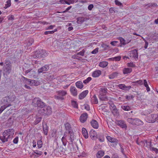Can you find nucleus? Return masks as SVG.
<instances>
[{
    "mask_svg": "<svg viewBox=\"0 0 158 158\" xmlns=\"http://www.w3.org/2000/svg\"><path fill=\"white\" fill-rule=\"evenodd\" d=\"M52 109L50 106H46L40 108L38 113L42 115H49L52 113Z\"/></svg>",
    "mask_w": 158,
    "mask_h": 158,
    "instance_id": "obj_1",
    "label": "nucleus"
},
{
    "mask_svg": "<svg viewBox=\"0 0 158 158\" xmlns=\"http://www.w3.org/2000/svg\"><path fill=\"white\" fill-rule=\"evenodd\" d=\"M5 65H4L3 69V75L5 77H6L9 74L11 70V66L9 60L5 62Z\"/></svg>",
    "mask_w": 158,
    "mask_h": 158,
    "instance_id": "obj_2",
    "label": "nucleus"
},
{
    "mask_svg": "<svg viewBox=\"0 0 158 158\" xmlns=\"http://www.w3.org/2000/svg\"><path fill=\"white\" fill-rule=\"evenodd\" d=\"M145 120L149 123H153L156 121L158 122V114H152L146 117Z\"/></svg>",
    "mask_w": 158,
    "mask_h": 158,
    "instance_id": "obj_3",
    "label": "nucleus"
},
{
    "mask_svg": "<svg viewBox=\"0 0 158 158\" xmlns=\"http://www.w3.org/2000/svg\"><path fill=\"white\" fill-rule=\"evenodd\" d=\"M107 93V89L105 88H101L100 89L99 98L102 101H106L107 99L106 96Z\"/></svg>",
    "mask_w": 158,
    "mask_h": 158,
    "instance_id": "obj_4",
    "label": "nucleus"
},
{
    "mask_svg": "<svg viewBox=\"0 0 158 158\" xmlns=\"http://www.w3.org/2000/svg\"><path fill=\"white\" fill-rule=\"evenodd\" d=\"M15 131L13 129H10L5 130L3 133V135H4L9 139H11L13 136Z\"/></svg>",
    "mask_w": 158,
    "mask_h": 158,
    "instance_id": "obj_5",
    "label": "nucleus"
},
{
    "mask_svg": "<svg viewBox=\"0 0 158 158\" xmlns=\"http://www.w3.org/2000/svg\"><path fill=\"white\" fill-rule=\"evenodd\" d=\"M57 95H55V97L56 99L58 100H63L64 98L63 97L67 94V92L65 90H59L57 92Z\"/></svg>",
    "mask_w": 158,
    "mask_h": 158,
    "instance_id": "obj_6",
    "label": "nucleus"
},
{
    "mask_svg": "<svg viewBox=\"0 0 158 158\" xmlns=\"http://www.w3.org/2000/svg\"><path fill=\"white\" fill-rule=\"evenodd\" d=\"M32 103L33 105L34 106H37L40 107L38 109V110L40 108L42 107L44 105V103L38 98H35L33 100Z\"/></svg>",
    "mask_w": 158,
    "mask_h": 158,
    "instance_id": "obj_7",
    "label": "nucleus"
},
{
    "mask_svg": "<svg viewBox=\"0 0 158 158\" xmlns=\"http://www.w3.org/2000/svg\"><path fill=\"white\" fill-rule=\"evenodd\" d=\"M128 55L130 57L133 58L136 60L138 59L137 50L136 49H134L130 51Z\"/></svg>",
    "mask_w": 158,
    "mask_h": 158,
    "instance_id": "obj_8",
    "label": "nucleus"
},
{
    "mask_svg": "<svg viewBox=\"0 0 158 158\" xmlns=\"http://www.w3.org/2000/svg\"><path fill=\"white\" fill-rule=\"evenodd\" d=\"M6 100L8 103L6 105L2 106L0 108V113H1L7 107L11 106L10 103V99L8 97H6L4 99V101Z\"/></svg>",
    "mask_w": 158,
    "mask_h": 158,
    "instance_id": "obj_9",
    "label": "nucleus"
},
{
    "mask_svg": "<svg viewBox=\"0 0 158 158\" xmlns=\"http://www.w3.org/2000/svg\"><path fill=\"white\" fill-rule=\"evenodd\" d=\"M42 153L41 151L38 150H34L30 155V157H31L34 156L35 157H38L41 156L42 155Z\"/></svg>",
    "mask_w": 158,
    "mask_h": 158,
    "instance_id": "obj_10",
    "label": "nucleus"
},
{
    "mask_svg": "<svg viewBox=\"0 0 158 158\" xmlns=\"http://www.w3.org/2000/svg\"><path fill=\"white\" fill-rule=\"evenodd\" d=\"M70 151L72 153H76V155L78 154V153H80V151L79 150L78 147L77 145H74L72 146V147L70 149Z\"/></svg>",
    "mask_w": 158,
    "mask_h": 158,
    "instance_id": "obj_11",
    "label": "nucleus"
},
{
    "mask_svg": "<svg viewBox=\"0 0 158 158\" xmlns=\"http://www.w3.org/2000/svg\"><path fill=\"white\" fill-rule=\"evenodd\" d=\"M89 135L91 138L93 140H96L98 138L97 132L93 130H91L90 131Z\"/></svg>",
    "mask_w": 158,
    "mask_h": 158,
    "instance_id": "obj_12",
    "label": "nucleus"
},
{
    "mask_svg": "<svg viewBox=\"0 0 158 158\" xmlns=\"http://www.w3.org/2000/svg\"><path fill=\"white\" fill-rule=\"evenodd\" d=\"M88 117V114L86 113H84L82 114L80 118V121L82 123L85 122Z\"/></svg>",
    "mask_w": 158,
    "mask_h": 158,
    "instance_id": "obj_13",
    "label": "nucleus"
},
{
    "mask_svg": "<svg viewBox=\"0 0 158 158\" xmlns=\"http://www.w3.org/2000/svg\"><path fill=\"white\" fill-rule=\"evenodd\" d=\"M67 135V137L69 140L71 142H72L74 140L75 137L74 134L73 132L72 131H69L68 134H66Z\"/></svg>",
    "mask_w": 158,
    "mask_h": 158,
    "instance_id": "obj_14",
    "label": "nucleus"
},
{
    "mask_svg": "<svg viewBox=\"0 0 158 158\" xmlns=\"http://www.w3.org/2000/svg\"><path fill=\"white\" fill-rule=\"evenodd\" d=\"M137 143L138 144L141 145L142 146H144L148 148H150L151 144V143L150 142H147V141L145 140L141 141L139 144L137 142Z\"/></svg>",
    "mask_w": 158,
    "mask_h": 158,
    "instance_id": "obj_15",
    "label": "nucleus"
},
{
    "mask_svg": "<svg viewBox=\"0 0 158 158\" xmlns=\"http://www.w3.org/2000/svg\"><path fill=\"white\" fill-rule=\"evenodd\" d=\"M106 138L107 140L110 143H118V140L117 139L115 138H112L110 136H107Z\"/></svg>",
    "mask_w": 158,
    "mask_h": 158,
    "instance_id": "obj_16",
    "label": "nucleus"
},
{
    "mask_svg": "<svg viewBox=\"0 0 158 158\" xmlns=\"http://www.w3.org/2000/svg\"><path fill=\"white\" fill-rule=\"evenodd\" d=\"M71 94L74 96H76L77 94V90L74 86H71L70 89Z\"/></svg>",
    "mask_w": 158,
    "mask_h": 158,
    "instance_id": "obj_17",
    "label": "nucleus"
},
{
    "mask_svg": "<svg viewBox=\"0 0 158 158\" xmlns=\"http://www.w3.org/2000/svg\"><path fill=\"white\" fill-rule=\"evenodd\" d=\"M68 140H69V139L67 137V135L65 133L61 139V140L64 145H66Z\"/></svg>",
    "mask_w": 158,
    "mask_h": 158,
    "instance_id": "obj_18",
    "label": "nucleus"
},
{
    "mask_svg": "<svg viewBox=\"0 0 158 158\" xmlns=\"http://www.w3.org/2000/svg\"><path fill=\"white\" fill-rule=\"evenodd\" d=\"M101 74V71L99 70H97L94 71L92 72V76L94 77H98L100 76Z\"/></svg>",
    "mask_w": 158,
    "mask_h": 158,
    "instance_id": "obj_19",
    "label": "nucleus"
},
{
    "mask_svg": "<svg viewBox=\"0 0 158 158\" xmlns=\"http://www.w3.org/2000/svg\"><path fill=\"white\" fill-rule=\"evenodd\" d=\"M49 66L48 65H45L44 66L41 67L38 70V72L39 73H43L48 70Z\"/></svg>",
    "mask_w": 158,
    "mask_h": 158,
    "instance_id": "obj_20",
    "label": "nucleus"
},
{
    "mask_svg": "<svg viewBox=\"0 0 158 158\" xmlns=\"http://www.w3.org/2000/svg\"><path fill=\"white\" fill-rule=\"evenodd\" d=\"M88 93V90H85L83 91L80 94L79 96V99H82L84 98L86 96Z\"/></svg>",
    "mask_w": 158,
    "mask_h": 158,
    "instance_id": "obj_21",
    "label": "nucleus"
},
{
    "mask_svg": "<svg viewBox=\"0 0 158 158\" xmlns=\"http://www.w3.org/2000/svg\"><path fill=\"white\" fill-rule=\"evenodd\" d=\"M60 2L63 4H66L70 5L73 4L74 2V0H60Z\"/></svg>",
    "mask_w": 158,
    "mask_h": 158,
    "instance_id": "obj_22",
    "label": "nucleus"
},
{
    "mask_svg": "<svg viewBox=\"0 0 158 158\" xmlns=\"http://www.w3.org/2000/svg\"><path fill=\"white\" fill-rule=\"evenodd\" d=\"M23 78L25 83L31 86H33V82L32 81H33L34 80L30 79H27L25 77H23Z\"/></svg>",
    "mask_w": 158,
    "mask_h": 158,
    "instance_id": "obj_23",
    "label": "nucleus"
},
{
    "mask_svg": "<svg viewBox=\"0 0 158 158\" xmlns=\"http://www.w3.org/2000/svg\"><path fill=\"white\" fill-rule=\"evenodd\" d=\"M118 87L120 89L125 90L129 89L131 88V86H126L125 85L123 84H120L118 85Z\"/></svg>",
    "mask_w": 158,
    "mask_h": 158,
    "instance_id": "obj_24",
    "label": "nucleus"
},
{
    "mask_svg": "<svg viewBox=\"0 0 158 158\" xmlns=\"http://www.w3.org/2000/svg\"><path fill=\"white\" fill-rule=\"evenodd\" d=\"M91 124L92 127L95 129H98L99 127L98 123L95 120H92L91 122Z\"/></svg>",
    "mask_w": 158,
    "mask_h": 158,
    "instance_id": "obj_25",
    "label": "nucleus"
},
{
    "mask_svg": "<svg viewBox=\"0 0 158 158\" xmlns=\"http://www.w3.org/2000/svg\"><path fill=\"white\" fill-rule=\"evenodd\" d=\"M104 152L102 150H100L96 154V157L97 158H101L104 155Z\"/></svg>",
    "mask_w": 158,
    "mask_h": 158,
    "instance_id": "obj_26",
    "label": "nucleus"
},
{
    "mask_svg": "<svg viewBox=\"0 0 158 158\" xmlns=\"http://www.w3.org/2000/svg\"><path fill=\"white\" fill-rule=\"evenodd\" d=\"M109 105H110V109L112 110L113 112H116L117 110L116 108V107L115 105L113 103L111 102L109 103Z\"/></svg>",
    "mask_w": 158,
    "mask_h": 158,
    "instance_id": "obj_27",
    "label": "nucleus"
},
{
    "mask_svg": "<svg viewBox=\"0 0 158 158\" xmlns=\"http://www.w3.org/2000/svg\"><path fill=\"white\" fill-rule=\"evenodd\" d=\"M82 134L83 136L85 138L87 139L89 137L88 134L86 129L85 128H83L82 129Z\"/></svg>",
    "mask_w": 158,
    "mask_h": 158,
    "instance_id": "obj_28",
    "label": "nucleus"
},
{
    "mask_svg": "<svg viewBox=\"0 0 158 158\" xmlns=\"http://www.w3.org/2000/svg\"><path fill=\"white\" fill-rule=\"evenodd\" d=\"M135 125L140 126L142 125L143 124V122L140 119L135 118Z\"/></svg>",
    "mask_w": 158,
    "mask_h": 158,
    "instance_id": "obj_29",
    "label": "nucleus"
},
{
    "mask_svg": "<svg viewBox=\"0 0 158 158\" xmlns=\"http://www.w3.org/2000/svg\"><path fill=\"white\" fill-rule=\"evenodd\" d=\"M118 125L121 126L122 128H126L127 127L126 124L123 121L120 120L118 122Z\"/></svg>",
    "mask_w": 158,
    "mask_h": 158,
    "instance_id": "obj_30",
    "label": "nucleus"
},
{
    "mask_svg": "<svg viewBox=\"0 0 158 158\" xmlns=\"http://www.w3.org/2000/svg\"><path fill=\"white\" fill-rule=\"evenodd\" d=\"M43 137L42 136H40V140L37 142V146L39 148H41L43 146V143L42 142V139Z\"/></svg>",
    "mask_w": 158,
    "mask_h": 158,
    "instance_id": "obj_31",
    "label": "nucleus"
},
{
    "mask_svg": "<svg viewBox=\"0 0 158 158\" xmlns=\"http://www.w3.org/2000/svg\"><path fill=\"white\" fill-rule=\"evenodd\" d=\"M108 63L106 61H103L99 63V65L100 67L104 68L107 66Z\"/></svg>",
    "mask_w": 158,
    "mask_h": 158,
    "instance_id": "obj_32",
    "label": "nucleus"
},
{
    "mask_svg": "<svg viewBox=\"0 0 158 158\" xmlns=\"http://www.w3.org/2000/svg\"><path fill=\"white\" fill-rule=\"evenodd\" d=\"M76 86L78 88L81 89L83 87V85L82 82L78 81L76 83Z\"/></svg>",
    "mask_w": 158,
    "mask_h": 158,
    "instance_id": "obj_33",
    "label": "nucleus"
},
{
    "mask_svg": "<svg viewBox=\"0 0 158 158\" xmlns=\"http://www.w3.org/2000/svg\"><path fill=\"white\" fill-rule=\"evenodd\" d=\"M132 71V69L131 68H125L123 70V73L124 74H127L130 73Z\"/></svg>",
    "mask_w": 158,
    "mask_h": 158,
    "instance_id": "obj_34",
    "label": "nucleus"
},
{
    "mask_svg": "<svg viewBox=\"0 0 158 158\" xmlns=\"http://www.w3.org/2000/svg\"><path fill=\"white\" fill-rule=\"evenodd\" d=\"M91 102L92 103L95 104H97L98 103V99L95 95H94L92 98Z\"/></svg>",
    "mask_w": 158,
    "mask_h": 158,
    "instance_id": "obj_35",
    "label": "nucleus"
},
{
    "mask_svg": "<svg viewBox=\"0 0 158 158\" xmlns=\"http://www.w3.org/2000/svg\"><path fill=\"white\" fill-rule=\"evenodd\" d=\"M121 58V56H119L116 57L110 58L108 60L112 61L115 60L116 61H119L120 60Z\"/></svg>",
    "mask_w": 158,
    "mask_h": 158,
    "instance_id": "obj_36",
    "label": "nucleus"
},
{
    "mask_svg": "<svg viewBox=\"0 0 158 158\" xmlns=\"http://www.w3.org/2000/svg\"><path fill=\"white\" fill-rule=\"evenodd\" d=\"M8 139L6 136L4 135H3L2 136H0V140L3 143L7 142Z\"/></svg>",
    "mask_w": 158,
    "mask_h": 158,
    "instance_id": "obj_37",
    "label": "nucleus"
},
{
    "mask_svg": "<svg viewBox=\"0 0 158 158\" xmlns=\"http://www.w3.org/2000/svg\"><path fill=\"white\" fill-rule=\"evenodd\" d=\"M64 126L65 128L67 130H68L69 132V131H72L71 130V127L70 124L68 123H66L64 124Z\"/></svg>",
    "mask_w": 158,
    "mask_h": 158,
    "instance_id": "obj_38",
    "label": "nucleus"
},
{
    "mask_svg": "<svg viewBox=\"0 0 158 158\" xmlns=\"http://www.w3.org/2000/svg\"><path fill=\"white\" fill-rule=\"evenodd\" d=\"M43 131L44 134L46 135H47L48 128L46 124L43 125Z\"/></svg>",
    "mask_w": 158,
    "mask_h": 158,
    "instance_id": "obj_39",
    "label": "nucleus"
},
{
    "mask_svg": "<svg viewBox=\"0 0 158 158\" xmlns=\"http://www.w3.org/2000/svg\"><path fill=\"white\" fill-rule=\"evenodd\" d=\"M40 52L39 51H36L33 54V56L34 58H36L40 57Z\"/></svg>",
    "mask_w": 158,
    "mask_h": 158,
    "instance_id": "obj_40",
    "label": "nucleus"
},
{
    "mask_svg": "<svg viewBox=\"0 0 158 158\" xmlns=\"http://www.w3.org/2000/svg\"><path fill=\"white\" fill-rule=\"evenodd\" d=\"M118 73H114L110 74L109 76V77L110 79H113L117 77Z\"/></svg>",
    "mask_w": 158,
    "mask_h": 158,
    "instance_id": "obj_41",
    "label": "nucleus"
},
{
    "mask_svg": "<svg viewBox=\"0 0 158 158\" xmlns=\"http://www.w3.org/2000/svg\"><path fill=\"white\" fill-rule=\"evenodd\" d=\"M98 138L100 142H103L105 140L104 137V135L102 134H101L98 135Z\"/></svg>",
    "mask_w": 158,
    "mask_h": 158,
    "instance_id": "obj_42",
    "label": "nucleus"
},
{
    "mask_svg": "<svg viewBox=\"0 0 158 158\" xmlns=\"http://www.w3.org/2000/svg\"><path fill=\"white\" fill-rule=\"evenodd\" d=\"M135 118H129L127 119V121L128 123L132 124L135 125Z\"/></svg>",
    "mask_w": 158,
    "mask_h": 158,
    "instance_id": "obj_43",
    "label": "nucleus"
},
{
    "mask_svg": "<svg viewBox=\"0 0 158 158\" xmlns=\"http://www.w3.org/2000/svg\"><path fill=\"white\" fill-rule=\"evenodd\" d=\"M121 108L125 111H129L131 110L130 107L128 106H121Z\"/></svg>",
    "mask_w": 158,
    "mask_h": 158,
    "instance_id": "obj_44",
    "label": "nucleus"
},
{
    "mask_svg": "<svg viewBox=\"0 0 158 158\" xmlns=\"http://www.w3.org/2000/svg\"><path fill=\"white\" fill-rule=\"evenodd\" d=\"M144 86L146 88V89L148 92L150 91V89L148 85L147 81L146 80H144Z\"/></svg>",
    "mask_w": 158,
    "mask_h": 158,
    "instance_id": "obj_45",
    "label": "nucleus"
},
{
    "mask_svg": "<svg viewBox=\"0 0 158 158\" xmlns=\"http://www.w3.org/2000/svg\"><path fill=\"white\" fill-rule=\"evenodd\" d=\"M57 31V29H55L54 30L52 31H46L44 32V34L45 35H48V34H52L54 33L56 31Z\"/></svg>",
    "mask_w": 158,
    "mask_h": 158,
    "instance_id": "obj_46",
    "label": "nucleus"
},
{
    "mask_svg": "<svg viewBox=\"0 0 158 158\" xmlns=\"http://www.w3.org/2000/svg\"><path fill=\"white\" fill-rule=\"evenodd\" d=\"M101 46V47L103 48L104 50H106L108 48H109V45L105 44H102Z\"/></svg>",
    "mask_w": 158,
    "mask_h": 158,
    "instance_id": "obj_47",
    "label": "nucleus"
},
{
    "mask_svg": "<svg viewBox=\"0 0 158 158\" xmlns=\"http://www.w3.org/2000/svg\"><path fill=\"white\" fill-rule=\"evenodd\" d=\"M56 131L55 129H53L51 131V135L52 137L56 136Z\"/></svg>",
    "mask_w": 158,
    "mask_h": 158,
    "instance_id": "obj_48",
    "label": "nucleus"
},
{
    "mask_svg": "<svg viewBox=\"0 0 158 158\" xmlns=\"http://www.w3.org/2000/svg\"><path fill=\"white\" fill-rule=\"evenodd\" d=\"M11 5L10 0H8L6 2V4L5 5V6L4 7L5 9H6L7 8L10 7Z\"/></svg>",
    "mask_w": 158,
    "mask_h": 158,
    "instance_id": "obj_49",
    "label": "nucleus"
},
{
    "mask_svg": "<svg viewBox=\"0 0 158 158\" xmlns=\"http://www.w3.org/2000/svg\"><path fill=\"white\" fill-rule=\"evenodd\" d=\"M71 103L72 105L75 108H78V104L76 101H72Z\"/></svg>",
    "mask_w": 158,
    "mask_h": 158,
    "instance_id": "obj_50",
    "label": "nucleus"
},
{
    "mask_svg": "<svg viewBox=\"0 0 158 158\" xmlns=\"http://www.w3.org/2000/svg\"><path fill=\"white\" fill-rule=\"evenodd\" d=\"M33 82V86H37L40 84V82L38 81H36L34 80L32 81Z\"/></svg>",
    "mask_w": 158,
    "mask_h": 158,
    "instance_id": "obj_51",
    "label": "nucleus"
},
{
    "mask_svg": "<svg viewBox=\"0 0 158 158\" xmlns=\"http://www.w3.org/2000/svg\"><path fill=\"white\" fill-rule=\"evenodd\" d=\"M92 79V78L90 77H88L86 79H85L83 81V83L85 84H87L89 81H90Z\"/></svg>",
    "mask_w": 158,
    "mask_h": 158,
    "instance_id": "obj_52",
    "label": "nucleus"
},
{
    "mask_svg": "<svg viewBox=\"0 0 158 158\" xmlns=\"http://www.w3.org/2000/svg\"><path fill=\"white\" fill-rule=\"evenodd\" d=\"M133 83H135V85H136L137 84H138L139 85H142L143 84V83L142 80H139L138 81H137L135 82H133Z\"/></svg>",
    "mask_w": 158,
    "mask_h": 158,
    "instance_id": "obj_53",
    "label": "nucleus"
},
{
    "mask_svg": "<svg viewBox=\"0 0 158 158\" xmlns=\"http://www.w3.org/2000/svg\"><path fill=\"white\" fill-rule=\"evenodd\" d=\"M34 40L32 38H31L28 40V43H27V45L28 46L31 45L33 43Z\"/></svg>",
    "mask_w": 158,
    "mask_h": 158,
    "instance_id": "obj_54",
    "label": "nucleus"
},
{
    "mask_svg": "<svg viewBox=\"0 0 158 158\" xmlns=\"http://www.w3.org/2000/svg\"><path fill=\"white\" fill-rule=\"evenodd\" d=\"M119 40H120L121 43L122 44H126V43L125 42V41L123 38L121 37L119 38Z\"/></svg>",
    "mask_w": 158,
    "mask_h": 158,
    "instance_id": "obj_55",
    "label": "nucleus"
},
{
    "mask_svg": "<svg viewBox=\"0 0 158 158\" xmlns=\"http://www.w3.org/2000/svg\"><path fill=\"white\" fill-rule=\"evenodd\" d=\"M127 65L128 67H135V65L133 62H130L127 63Z\"/></svg>",
    "mask_w": 158,
    "mask_h": 158,
    "instance_id": "obj_56",
    "label": "nucleus"
},
{
    "mask_svg": "<svg viewBox=\"0 0 158 158\" xmlns=\"http://www.w3.org/2000/svg\"><path fill=\"white\" fill-rule=\"evenodd\" d=\"M42 118L41 117L37 118L35 121V124H36L40 122L41 121Z\"/></svg>",
    "mask_w": 158,
    "mask_h": 158,
    "instance_id": "obj_57",
    "label": "nucleus"
},
{
    "mask_svg": "<svg viewBox=\"0 0 158 158\" xmlns=\"http://www.w3.org/2000/svg\"><path fill=\"white\" fill-rule=\"evenodd\" d=\"M98 48H97L91 52V53L92 54H96L98 52Z\"/></svg>",
    "mask_w": 158,
    "mask_h": 158,
    "instance_id": "obj_58",
    "label": "nucleus"
},
{
    "mask_svg": "<svg viewBox=\"0 0 158 158\" xmlns=\"http://www.w3.org/2000/svg\"><path fill=\"white\" fill-rule=\"evenodd\" d=\"M117 43H118V42L117 41H113L111 42L110 44L113 46H116Z\"/></svg>",
    "mask_w": 158,
    "mask_h": 158,
    "instance_id": "obj_59",
    "label": "nucleus"
},
{
    "mask_svg": "<svg viewBox=\"0 0 158 158\" xmlns=\"http://www.w3.org/2000/svg\"><path fill=\"white\" fill-rule=\"evenodd\" d=\"M8 19L10 20H13L14 19V16L12 15H10L8 17Z\"/></svg>",
    "mask_w": 158,
    "mask_h": 158,
    "instance_id": "obj_60",
    "label": "nucleus"
},
{
    "mask_svg": "<svg viewBox=\"0 0 158 158\" xmlns=\"http://www.w3.org/2000/svg\"><path fill=\"white\" fill-rule=\"evenodd\" d=\"M115 4L118 6H120L122 5V3L118 0H115Z\"/></svg>",
    "mask_w": 158,
    "mask_h": 158,
    "instance_id": "obj_61",
    "label": "nucleus"
},
{
    "mask_svg": "<svg viewBox=\"0 0 158 158\" xmlns=\"http://www.w3.org/2000/svg\"><path fill=\"white\" fill-rule=\"evenodd\" d=\"M18 141V137H16L13 140V142L15 143H17Z\"/></svg>",
    "mask_w": 158,
    "mask_h": 158,
    "instance_id": "obj_62",
    "label": "nucleus"
},
{
    "mask_svg": "<svg viewBox=\"0 0 158 158\" xmlns=\"http://www.w3.org/2000/svg\"><path fill=\"white\" fill-rule=\"evenodd\" d=\"M94 7V5L93 4H91L89 5L88 6V9L89 10H92V8Z\"/></svg>",
    "mask_w": 158,
    "mask_h": 158,
    "instance_id": "obj_63",
    "label": "nucleus"
},
{
    "mask_svg": "<svg viewBox=\"0 0 158 158\" xmlns=\"http://www.w3.org/2000/svg\"><path fill=\"white\" fill-rule=\"evenodd\" d=\"M151 150L155 151L156 153H157L158 152V149L156 148H151Z\"/></svg>",
    "mask_w": 158,
    "mask_h": 158,
    "instance_id": "obj_64",
    "label": "nucleus"
}]
</instances>
